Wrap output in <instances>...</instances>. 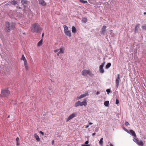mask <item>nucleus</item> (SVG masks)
I'll return each instance as SVG.
<instances>
[{"label": "nucleus", "instance_id": "obj_1", "mask_svg": "<svg viewBox=\"0 0 146 146\" xmlns=\"http://www.w3.org/2000/svg\"><path fill=\"white\" fill-rule=\"evenodd\" d=\"M31 29L33 33H37L41 32L42 28L37 23H35L32 25Z\"/></svg>", "mask_w": 146, "mask_h": 146}, {"label": "nucleus", "instance_id": "obj_2", "mask_svg": "<svg viewBox=\"0 0 146 146\" xmlns=\"http://www.w3.org/2000/svg\"><path fill=\"white\" fill-rule=\"evenodd\" d=\"M5 29L7 32L13 30L15 28V24L13 23L6 22L5 24Z\"/></svg>", "mask_w": 146, "mask_h": 146}, {"label": "nucleus", "instance_id": "obj_3", "mask_svg": "<svg viewBox=\"0 0 146 146\" xmlns=\"http://www.w3.org/2000/svg\"><path fill=\"white\" fill-rule=\"evenodd\" d=\"M64 30V32L65 34L69 37H71L72 36L70 30L68 29V27L65 25L63 26Z\"/></svg>", "mask_w": 146, "mask_h": 146}, {"label": "nucleus", "instance_id": "obj_4", "mask_svg": "<svg viewBox=\"0 0 146 146\" xmlns=\"http://www.w3.org/2000/svg\"><path fill=\"white\" fill-rule=\"evenodd\" d=\"M87 104L86 100H84L82 102L79 101L76 102L75 104V107H77L79 106H86Z\"/></svg>", "mask_w": 146, "mask_h": 146}, {"label": "nucleus", "instance_id": "obj_5", "mask_svg": "<svg viewBox=\"0 0 146 146\" xmlns=\"http://www.w3.org/2000/svg\"><path fill=\"white\" fill-rule=\"evenodd\" d=\"M10 93L9 90L7 89H4L1 90V95L3 96H7Z\"/></svg>", "mask_w": 146, "mask_h": 146}, {"label": "nucleus", "instance_id": "obj_6", "mask_svg": "<svg viewBox=\"0 0 146 146\" xmlns=\"http://www.w3.org/2000/svg\"><path fill=\"white\" fill-rule=\"evenodd\" d=\"M81 73L82 75L85 76L87 75H91L92 73L90 70L85 69L82 70Z\"/></svg>", "mask_w": 146, "mask_h": 146}, {"label": "nucleus", "instance_id": "obj_7", "mask_svg": "<svg viewBox=\"0 0 146 146\" xmlns=\"http://www.w3.org/2000/svg\"><path fill=\"white\" fill-rule=\"evenodd\" d=\"M77 113H72V114L70 115L67 119L66 121V122H68L70 120L72 119L73 118L75 117L76 116Z\"/></svg>", "mask_w": 146, "mask_h": 146}, {"label": "nucleus", "instance_id": "obj_8", "mask_svg": "<svg viewBox=\"0 0 146 146\" xmlns=\"http://www.w3.org/2000/svg\"><path fill=\"white\" fill-rule=\"evenodd\" d=\"M105 62H104L103 63L100 65L99 67V70L100 72L102 73H103L104 72V71L103 68L104 65L105 64Z\"/></svg>", "mask_w": 146, "mask_h": 146}, {"label": "nucleus", "instance_id": "obj_9", "mask_svg": "<svg viewBox=\"0 0 146 146\" xmlns=\"http://www.w3.org/2000/svg\"><path fill=\"white\" fill-rule=\"evenodd\" d=\"M120 81V78H119V74H118L117 76V77L116 80V86L117 87H118L119 83Z\"/></svg>", "mask_w": 146, "mask_h": 146}, {"label": "nucleus", "instance_id": "obj_10", "mask_svg": "<svg viewBox=\"0 0 146 146\" xmlns=\"http://www.w3.org/2000/svg\"><path fill=\"white\" fill-rule=\"evenodd\" d=\"M64 49L62 48H60L59 49V51L57 53V55L59 56L60 54L64 53Z\"/></svg>", "mask_w": 146, "mask_h": 146}, {"label": "nucleus", "instance_id": "obj_11", "mask_svg": "<svg viewBox=\"0 0 146 146\" xmlns=\"http://www.w3.org/2000/svg\"><path fill=\"white\" fill-rule=\"evenodd\" d=\"M39 3L41 5L43 6H45L46 5V3L43 0H38Z\"/></svg>", "mask_w": 146, "mask_h": 146}, {"label": "nucleus", "instance_id": "obj_12", "mask_svg": "<svg viewBox=\"0 0 146 146\" xmlns=\"http://www.w3.org/2000/svg\"><path fill=\"white\" fill-rule=\"evenodd\" d=\"M76 29L74 26H72V31L73 33H76L77 32Z\"/></svg>", "mask_w": 146, "mask_h": 146}, {"label": "nucleus", "instance_id": "obj_13", "mask_svg": "<svg viewBox=\"0 0 146 146\" xmlns=\"http://www.w3.org/2000/svg\"><path fill=\"white\" fill-rule=\"evenodd\" d=\"M140 26V25L139 24L137 25H136L135 28V32L136 33L138 31L139 28V26Z\"/></svg>", "mask_w": 146, "mask_h": 146}, {"label": "nucleus", "instance_id": "obj_14", "mask_svg": "<svg viewBox=\"0 0 146 146\" xmlns=\"http://www.w3.org/2000/svg\"><path fill=\"white\" fill-rule=\"evenodd\" d=\"M137 144L140 146H143V143L141 140H139Z\"/></svg>", "mask_w": 146, "mask_h": 146}, {"label": "nucleus", "instance_id": "obj_15", "mask_svg": "<svg viewBox=\"0 0 146 146\" xmlns=\"http://www.w3.org/2000/svg\"><path fill=\"white\" fill-rule=\"evenodd\" d=\"M130 133L132 134V135L135 137H136V135L135 134V132L134 131H133V130L131 129L130 130Z\"/></svg>", "mask_w": 146, "mask_h": 146}, {"label": "nucleus", "instance_id": "obj_16", "mask_svg": "<svg viewBox=\"0 0 146 146\" xmlns=\"http://www.w3.org/2000/svg\"><path fill=\"white\" fill-rule=\"evenodd\" d=\"M88 95V92H86L84 94H82L80 96L79 98H83L84 97L86 96H87Z\"/></svg>", "mask_w": 146, "mask_h": 146}, {"label": "nucleus", "instance_id": "obj_17", "mask_svg": "<svg viewBox=\"0 0 146 146\" xmlns=\"http://www.w3.org/2000/svg\"><path fill=\"white\" fill-rule=\"evenodd\" d=\"M17 3H18V2L17 1H15V0H13L10 2V3L11 4H12L13 5H16V4H17Z\"/></svg>", "mask_w": 146, "mask_h": 146}, {"label": "nucleus", "instance_id": "obj_18", "mask_svg": "<svg viewBox=\"0 0 146 146\" xmlns=\"http://www.w3.org/2000/svg\"><path fill=\"white\" fill-rule=\"evenodd\" d=\"M34 137H35L37 141H40V138L39 136L37 134H35L34 135Z\"/></svg>", "mask_w": 146, "mask_h": 146}, {"label": "nucleus", "instance_id": "obj_19", "mask_svg": "<svg viewBox=\"0 0 146 146\" xmlns=\"http://www.w3.org/2000/svg\"><path fill=\"white\" fill-rule=\"evenodd\" d=\"M87 19L86 17L83 18L82 19V23H86L87 22Z\"/></svg>", "mask_w": 146, "mask_h": 146}, {"label": "nucleus", "instance_id": "obj_20", "mask_svg": "<svg viewBox=\"0 0 146 146\" xmlns=\"http://www.w3.org/2000/svg\"><path fill=\"white\" fill-rule=\"evenodd\" d=\"M21 60H23L24 61L27 60L25 57L24 56V54H22V57L21 58Z\"/></svg>", "mask_w": 146, "mask_h": 146}, {"label": "nucleus", "instance_id": "obj_21", "mask_svg": "<svg viewBox=\"0 0 146 146\" xmlns=\"http://www.w3.org/2000/svg\"><path fill=\"white\" fill-rule=\"evenodd\" d=\"M106 27L105 26H103L102 28V31L103 33H104L106 31Z\"/></svg>", "mask_w": 146, "mask_h": 146}, {"label": "nucleus", "instance_id": "obj_22", "mask_svg": "<svg viewBox=\"0 0 146 146\" xmlns=\"http://www.w3.org/2000/svg\"><path fill=\"white\" fill-rule=\"evenodd\" d=\"M27 0H22L21 1V3L23 5L27 3Z\"/></svg>", "mask_w": 146, "mask_h": 146}, {"label": "nucleus", "instance_id": "obj_23", "mask_svg": "<svg viewBox=\"0 0 146 146\" xmlns=\"http://www.w3.org/2000/svg\"><path fill=\"white\" fill-rule=\"evenodd\" d=\"M109 104V101H106L104 102V105L106 106H108Z\"/></svg>", "mask_w": 146, "mask_h": 146}, {"label": "nucleus", "instance_id": "obj_24", "mask_svg": "<svg viewBox=\"0 0 146 146\" xmlns=\"http://www.w3.org/2000/svg\"><path fill=\"white\" fill-rule=\"evenodd\" d=\"M103 138H101L100 139L99 141V144H100V145H103Z\"/></svg>", "mask_w": 146, "mask_h": 146}, {"label": "nucleus", "instance_id": "obj_25", "mask_svg": "<svg viewBox=\"0 0 146 146\" xmlns=\"http://www.w3.org/2000/svg\"><path fill=\"white\" fill-rule=\"evenodd\" d=\"M42 39L41 40H40L39 41V42L38 43L37 45L38 46H41L42 44Z\"/></svg>", "mask_w": 146, "mask_h": 146}, {"label": "nucleus", "instance_id": "obj_26", "mask_svg": "<svg viewBox=\"0 0 146 146\" xmlns=\"http://www.w3.org/2000/svg\"><path fill=\"white\" fill-rule=\"evenodd\" d=\"M79 1L81 3L84 4L87 3H88L87 1H85L83 0H79Z\"/></svg>", "mask_w": 146, "mask_h": 146}, {"label": "nucleus", "instance_id": "obj_27", "mask_svg": "<svg viewBox=\"0 0 146 146\" xmlns=\"http://www.w3.org/2000/svg\"><path fill=\"white\" fill-rule=\"evenodd\" d=\"M111 65V64L110 63H108L106 66V68H109Z\"/></svg>", "mask_w": 146, "mask_h": 146}, {"label": "nucleus", "instance_id": "obj_28", "mask_svg": "<svg viewBox=\"0 0 146 146\" xmlns=\"http://www.w3.org/2000/svg\"><path fill=\"white\" fill-rule=\"evenodd\" d=\"M133 140L136 143H137L139 140H138L137 139L134 138L133 139Z\"/></svg>", "mask_w": 146, "mask_h": 146}, {"label": "nucleus", "instance_id": "obj_29", "mask_svg": "<svg viewBox=\"0 0 146 146\" xmlns=\"http://www.w3.org/2000/svg\"><path fill=\"white\" fill-rule=\"evenodd\" d=\"M24 63L25 66L28 65V64H27V60L26 61H24Z\"/></svg>", "mask_w": 146, "mask_h": 146}, {"label": "nucleus", "instance_id": "obj_30", "mask_svg": "<svg viewBox=\"0 0 146 146\" xmlns=\"http://www.w3.org/2000/svg\"><path fill=\"white\" fill-rule=\"evenodd\" d=\"M142 28L143 29L146 30V26H145V25L143 26H142Z\"/></svg>", "mask_w": 146, "mask_h": 146}, {"label": "nucleus", "instance_id": "obj_31", "mask_svg": "<svg viewBox=\"0 0 146 146\" xmlns=\"http://www.w3.org/2000/svg\"><path fill=\"white\" fill-rule=\"evenodd\" d=\"M119 103V101L117 99H116V104H118Z\"/></svg>", "mask_w": 146, "mask_h": 146}, {"label": "nucleus", "instance_id": "obj_32", "mask_svg": "<svg viewBox=\"0 0 146 146\" xmlns=\"http://www.w3.org/2000/svg\"><path fill=\"white\" fill-rule=\"evenodd\" d=\"M125 125L127 126V125H129V123L127 121H126L125 122Z\"/></svg>", "mask_w": 146, "mask_h": 146}, {"label": "nucleus", "instance_id": "obj_33", "mask_svg": "<svg viewBox=\"0 0 146 146\" xmlns=\"http://www.w3.org/2000/svg\"><path fill=\"white\" fill-rule=\"evenodd\" d=\"M16 140L17 141V142H19V137H17L16 138Z\"/></svg>", "mask_w": 146, "mask_h": 146}, {"label": "nucleus", "instance_id": "obj_34", "mask_svg": "<svg viewBox=\"0 0 146 146\" xmlns=\"http://www.w3.org/2000/svg\"><path fill=\"white\" fill-rule=\"evenodd\" d=\"M106 91L108 93H109L110 92V89H107L106 90Z\"/></svg>", "mask_w": 146, "mask_h": 146}, {"label": "nucleus", "instance_id": "obj_35", "mask_svg": "<svg viewBox=\"0 0 146 146\" xmlns=\"http://www.w3.org/2000/svg\"><path fill=\"white\" fill-rule=\"evenodd\" d=\"M59 50V49L55 50H54V52L55 53L57 52H58V51Z\"/></svg>", "mask_w": 146, "mask_h": 146}, {"label": "nucleus", "instance_id": "obj_36", "mask_svg": "<svg viewBox=\"0 0 146 146\" xmlns=\"http://www.w3.org/2000/svg\"><path fill=\"white\" fill-rule=\"evenodd\" d=\"M25 66V69L26 70H27L28 69V65L27 66Z\"/></svg>", "mask_w": 146, "mask_h": 146}, {"label": "nucleus", "instance_id": "obj_37", "mask_svg": "<svg viewBox=\"0 0 146 146\" xmlns=\"http://www.w3.org/2000/svg\"><path fill=\"white\" fill-rule=\"evenodd\" d=\"M82 146H90V145H88L82 144Z\"/></svg>", "mask_w": 146, "mask_h": 146}, {"label": "nucleus", "instance_id": "obj_38", "mask_svg": "<svg viewBox=\"0 0 146 146\" xmlns=\"http://www.w3.org/2000/svg\"><path fill=\"white\" fill-rule=\"evenodd\" d=\"M40 133L42 135H44V133L42 131H40Z\"/></svg>", "mask_w": 146, "mask_h": 146}, {"label": "nucleus", "instance_id": "obj_39", "mask_svg": "<svg viewBox=\"0 0 146 146\" xmlns=\"http://www.w3.org/2000/svg\"><path fill=\"white\" fill-rule=\"evenodd\" d=\"M89 143L88 141H87L85 142V144L87 145Z\"/></svg>", "mask_w": 146, "mask_h": 146}, {"label": "nucleus", "instance_id": "obj_40", "mask_svg": "<svg viewBox=\"0 0 146 146\" xmlns=\"http://www.w3.org/2000/svg\"><path fill=\"white\" fill-rule=\"evenodd\" d=\"M96 133H92V136H95L96 135Z\"/></svg>", "mask_w": 146, "mask_h": 146}, {"label": "nucleus", "instance_id": "obj_41", "mask_svg": "<svg viewBox=\"0 0 146 146\" xmlns=\"http://www.w3.org/2000/svg\"><path fill=\"white\" fill-rule=\"evenodd\" d=\"M100 93L99 92V91H97V93H96V94L97 95H98L100 94Z\"/></svg>", "mask_w": 146, "mask_h": 146}, {"label": "nucleus", "instance_id": "obj_42", "mask_svg": "<svg viewBox=\"0 0 146 146\" xmlns=\"http://www.w3.org/2000/svg\"><path fill=\"white\" fill-rule=\"evenodd\" d=\"M89 126V125H87L86 126L85 128H88Z\"/></svg>", "mask_w": 146, "mask_h": 146}, {"label": "nucleus", "instance_id": "obj_43", "mask_svg": "<svg viewBox=\"0 0 146 146\" xmlns=\"http://www.w3.org/2000/svg\"><path fill=\"white\" fill-rule=\"evenodd\" d=\"M54 140H53V141H52V145L54 143Z\"/></svg>", "mask_w": 146, "mask_h": 146}, {"label": "nucleus", "instance_id": "obj_44", "mask_svg": "<svg viewBox=\"0 0 146 146\" xmlns=\"http://www.w3.org/2000/svg\"><path fill=\"white\" fill-rule=\"evenodd\" d=\"M92 124H93V123H92L90 122V123H89V125H92Z\"/></svg>", "mask_w": 146, "mask_h": 146}, {"label": "nucleus", "instance_id": "obj_45", "mask_svg": "<svg viewBox=\"0 0 146 146\" xmlns=\"http://www.w3.org/2000/svg\"><path fill=\"white\" fill-rule=\"evenodd\" d=\"M81 99V98H80L79 97H77V99L78 100V99Z\"/></svg>", "mask_w": 146, "mask_h": 146}, {"label": "nucleus", "instance_id": "obj_46", "mask_svg": "<svg viewBox=\"0 0 146 146\" xmlns=\"http://www.w3.org/2000/svg\"><path fill=\"white\" fill-rule=\"evenodd\" d=\"M44 33H43L42 34V37L43 36H44Z\"/></svg>", "mask_w": 146, "mask_h": 146}, {"label": "nucleus", "instance_id": "obj_47", "mask_svg": "<svg viewBox=\"0 0 146 146\" xmlns=\"http://www.w3.org/2000/svg\"><path fill=\"white\" fill-rule=\"evenodd\" d=\"M17 142V145H19V143L18 142Z\"/></svg>", "mask_w": 146, "mask_h": 146}, {"label": "nucleus", "instance_id": "obj_48", "mask_svg": "<svg viewBox=\"0 0 146 146\" xmlns=\"http://www.w3.org/2000/svg\"><path fill=\"white\" fill-rule=\"evenodd\" d=\"M110 146H113L111 143L110 144Z\"/></svg>", "mask_w": 146, "mask_h": 146}, {"label": "nucleus", "instance_id": "obj_49", "mask_svg": "<svg viewBox=\"0 0 146 146\" xmlns=\"http://www.w3.org/2000/svg\"><path fill=\"white\" fill-rule=\"evenodd\" d=\"M144 15H145L146 14V12H145L144 13Z\"/></svg>", "mask_w": 146, "mask_h": 146}, {"label": "nucleus", "instance_id": "obj_50", "mask_svg": "<svg viewBox=\"0 0 146 146\" xmlns=\"http://www.w3.org/2000/svg\"><path fill=\"white\" fill-rule=\"evenodd\" d=\"M10 117V115H9L8 116V117H7V118H9Z\"/></svg>", "mask_w": 146, "mask_h": 146}, {"label": "nucleus", "instance_id": "obj_51", "mask_svg": "<svg viewBox=\"0 0 146 146\" xmlns=\"http://www.w3.org/2000/svg\"><path fill=\"white\" fill-rule=\"evenodd\" d=\"M69 146L68 145V146Z\"/></svg>", "mask_w": 146, "mask_h": 146}]
</instances>
